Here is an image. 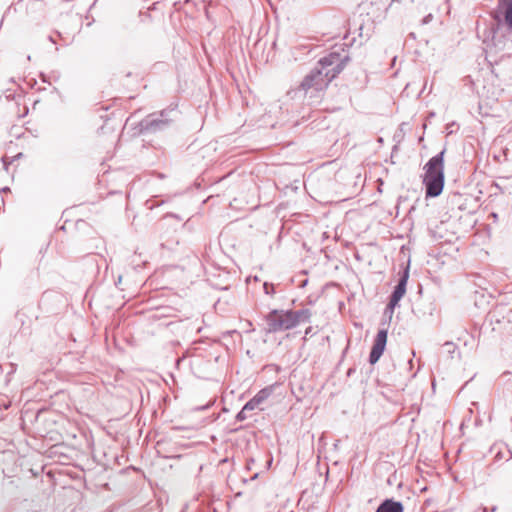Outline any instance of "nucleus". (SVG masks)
Masks as SVG:
<instances>
[{
  "label": "nucleus",
  "instance_id": "obj_7",
  "mask_svg": "<svg viewBox=\"0 0 512 512\" xmlns=\"http://www.w3.org/2000/svg\"><path fill=\"white\" fill-rule=\"evenodd\" d=\"M387 334V329L378 330L372 349L369 354L370 364H375L382 356L387 343Z\"/></svg>",
  "mask_w": 512,
  "mask_h": 512
},
{
  "label": "nucleus",
  "instance_id": "obj_14",
  "mask_svg": "<svg viewBox=\"0 0 512 512\" xmlns=\"http://www.w3.org/2000/svg\"><path fill=\"white\" fill-rule=\"evenodd\" d=\"M481 510H482V512H487V508L486 507H482Z\"/></svg>",
  "mask_w": 512,
  "mask_h": 512
},
{
  "label": "nucleus",
  "instance_id": "obj_5",
  "mask_svg": "<svg viewBox=\"0 0 512 512\" xmlns=\"http://www.w3.org/2000/svg\"><path fill=\"white\" fill-rule=\"evenodd\" d=\"M265 320L269 333L289 330L295 327V320L289 314V311L272 310L266 315Z\"/></svg>",
  "mask_w": 512,
  "mask_h": 512
},
{
  "label": "nucleus",
  "instance_id": "obj_13",
  "mask_svg": "<svg viewBox=\"0 0 512 512\" xmlns=\"http://www.w3.org/2000/svg\"><path fill=\"white\" fill-rule=\"evenodd\" d=\"M431 18H432V15H431V14H429L428 16H426V17L423 19V23H424V24H427V23L430 21V19H431Z\"/></svg>",
  "mask_w": 512,
  "mask_h": 512
},
{
  "label": "nucleus",
  "instance_id": "obj_11",
  "mask_svg": "<svg viewBox=\"0 0 512 512\" xmlns=\"http://www.w3.org/2000/svg\"><path fill=\"white\" fill-rule=\"evenodd\" d=\"M248 410H244V407L237 413L236 415V420L237 421H244L245 419H247V412Z\"/></svg>",
  "mask_w": 512,
  "mask_h": 512
},
{
  "label": "nucleus",
  "instance_id": "obj_3",
  "mask_svg": "<svg viewBox=\"0 0 512 512\" xmlns=\"http://www.w3.org/2000/svg\"><path fill=\"white\" fill-rule=\"evenodd\" d=\"M178 116L175 108H167L159 113H152L140 122L142 133H156L170 127Z\"/></svg>",
  "mask_w": 512,
  "mask_h": 512
},
{
  "label": "nucleus",
  "instance_id": "obj_2",
  "mask_svg": "<svg viewBox=\"0 0 512 512\" xmlns=\"http://www.w3.org/2000/svg\"><path fill=\"white\" fill-rule=\"evenodd\" d=\"M444 154L445 149L433 156L424 166L423 183L427 197H437L444 187Z\"/></svg>",
  "mask_w": 512,
  "mask_h": 512
},
{
  "label": "nucleus",
  "instance_id": "obj_6",
  "mask_svg": "<svg viewBox=\"0 0 512 512\" xmlns=\"http://www.w3.org/2000/svg\"><path fill=\"white\" fill-rule=\"evenodd\" d=\"M409 278V268L403 270L397 285L394 287L393 292L390 295L389 302L386 306L385 313L393 314L395 307L398 306L400 300L406 293V286Z\"/></svg>",
  "mask_w": 512,
  "mask_h": 512
},
{
  "label": "nucleus",
  "instance_id": "obj_8",
  "mask_svg": "<svg viewBox=\"0 0 512 512\" xmlns=\"http://www.w3.org/2000/svg\"><path fill=\"white\" fill-rule=\"evenodd\" d=\"M273 393V386H268L261 389L253 398H251L245 405L244 410H254L264 401H266Z\"/></svg>",
  "mask_w": 512,
  "mask_h": 512
},
{
  "label": "nucleus",
  "instance_id": "obj_12",
  "mask_svg": "<svg viewBox=\"0 0 512 512\" xmlns=\"http://www.w3.org/2000/svg\"><path fill=\"white\" fill-rule=\"evenodd\" d=\"M264 292L268 295L274 294V286L273 284L264 283Z\"/></svg>",
  "mask_w": 512,
  "mask_h": 512
},
{
  "label": "nucleus",
  "instance_id": "obj_9",
  "mask_svg": "<svg viewBox=\"0 0 512 512\" xmlns=\"http://www.w3.org/2000/svg\"><path fill=\"white\" fill-rule=\"evenodd\" d=\"M404 507L400 501L385 499L376 509V512H403Z\"/></svg>",
  "mask_w": 512,
  "mask_h": 512
},
{
  "label": "nucleus",
  "instance_id": "obj_15",
  "mask_svg": "<svg viewBox=\"0 0 512 512\" xmlns=\"http://www.w3.org/2000/svg\"><path fill=\"white\" fill-rule=\"evenodd\" d=\"M496 510H497L496 506L492 507V509H491L492 512H495Z\"/></svg>",
  "mask_w": 512,
  "mask_h": 512
},
{
  "label": "nucleus",
  "instance_id": "obj_4",
  "mask_svg": "<svg viewBox=\"0 0 512 512\" xmlns=\"http://www.w3.org/2000/svg\"><path fill=\"white\" fill-rule=\"evenodd\" d=\"M498 8L503 18L497 19V28L493 30L491 42L496 49L502 50L505 47V40H503L502 35H500L502 24L512 33V0H498Z\"/></svg>",
  "mask_w": 512,
  "mask_h": 512
},
{
  "label": "nucleus",
  "instance_id": "obj_1",
  "mask_svg": "<svg viewBox=\"0 0 512 512\" xmlns=\"http://www.w3.org/2000/svg\"><path fill=\"white\" fill-rule=\"evenodd\" d=\"M348 60L347 55L341 56L335 51L322 57L310 73L304 77L296 89V93L302 92L303 95H307L309 92L322 91L344 69Z\"/></svg>",
  "mask_w": 512,
  "mask_h": 512
},
{
  "label": "nucleus",
  "instance_id": "obj_10",
  "mask_svg": "<svg viewBox=\"0 0 512 512\" xmlns=\"http://www.w3.org/2000/svg\"><path fill=\"white\" fill-rule=\"evenodd\" d=\"M289 314L292 315V317L295 320V327L302 321L306 320L308 318V311L307 310H299V311H291L288 310Z\"/></svg>",
  "mask_w": 512,
  "mask_h": 512
}]
</instances>
